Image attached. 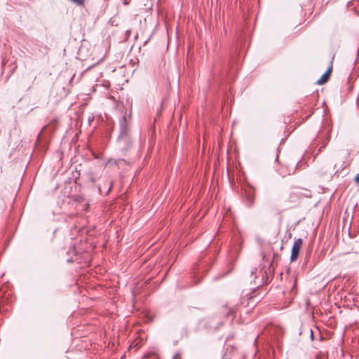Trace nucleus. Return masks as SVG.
Listing matches in <instances>:
<instances>
[{"label":"nucleus","mask_w":359,"mask_h":359,"mask_svg":"<svg viewBox=\"0 0 359 359\" xmlns=\"http://www.w3.org/2000/svg\"><path fill=\"white\" fill-rule=\"evenodd\" d=\"M311 337L313 339V331L311 330Z\"/></svg>","instance_id":"obj_8"},{"label":"nucleus","mask_w":359,"mask_h":359,"mask_svg":"<svg viewBox=\"0 0 359 359\" xmlns=\"http://www.w3.org/2000/svg\"><path fill=\"white\" fill-rule=\"evenodd\" d=\"M282 212H283V210H280V211H278V213H279V214H281V213H282Z\"/></svg>","instance_id":"obj_9"},{"label":"nucleus","mask_w":359,"mask_h":359,"mask_svg":"<svg viewBox=\"0 0 359 359\" xmlns=\"http://www.w3.org/2000/svg\"><path fill=\"white\" fill-rule=\"evenodd\" d=\"M302 238H297L294 241L292 251H291V255H290V262H294L297 259L299 254L300 249L302 245Z\"/></svg>","instance_id":"obj_3"},{"label":"nucleus","mask_w":359,"mask_h":359,"mask_svg":"<svg viewBox=\"0 0 359 359\" xmlns=\"http://www.w3.org/2000/svg\"><path fill=\"white\" fill-rule=\"evenodd\" d=\"M247 199H248V205L250 206H251L253 204V201H254L253 197L250 196H247Z\"/></svg>","instance_id":"obj_5"},{"label":"nucleus","mask_w":359,"mask_h":359,"mask_svg":"<svg viewBox=\"0 0 359 359\" xmlns=\"http://www.w3.org/2000/svg\"><path fill=\"white\" fill-rule=\"evenodd\" d=\"M236 313V309L232 308L229 310V311L227 313V315H232L233 316Z\"/></svg>","instance_id":"obj_6"},{"label":"nucleus","mask_w":359,"mask_h":359,"mask_svg":"<svg viewBox=\"0 0 359 359\" xmlns=\"http://www.w3.org/2000/svg\"><path fill=\"white\" fill-rule=\"evenodd\" d=\"M332 70V65L329 67L327 71L322 75V76L317 81L316 83L318 85H323L328 81L330 73Z\"/></svg>","instance_id":"obj_4"},{"label":"nucleus","mask_w":359,"mask_h":359,"mask_svg":"<svg viewBox=\"0 0 359 359\" xmlns=\"http://www.w3.org/2000/svg\"><path fill=\"white\" fill-rule=\"evenodd\" d=\"M120 126V135L118 136L119 141H125L128 142L129 141V133H130V127L128 123H127L126 116H122V118L119 121Z\"/></svg>","instance_id":"obj_1"},{"label":"nucleus","mask_w":359,"mask_h":359,"mask_svg":"<svg viewBox=\"0 0 359 359\" xmlns=\"http://www.w3.org/2000/svg\"><path fill=\"white\" fill-rule=\"evenodd\" d=\"M354 181L358 185H359V173L355 177Z\"/></svg>","instance_id":"obj_7"},{"label":"nucleus","mask_w":359,"mask_h":359,"mask_svg":"<svg viewBox=\"0 0 359 359\" xmlns=\"http://www.w3.org/2000/svg\"><path fill=\"white\" fill-rule=\"evenodd\" d=\"M299 195L296 192H291L285 201V210H288L294 208L299 202Z\"/></svg>","instance_id":"obj_2"}]
</instances>
